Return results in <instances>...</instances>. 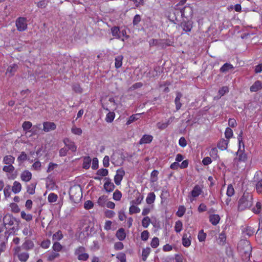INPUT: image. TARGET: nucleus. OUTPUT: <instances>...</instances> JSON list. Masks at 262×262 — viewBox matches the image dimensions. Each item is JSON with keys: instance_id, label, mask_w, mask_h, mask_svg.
<instances>
[{"instance_id": "1", "label": "nucleus", "mask_w": 262, "mask_h": 262, "mask_svg": "<svg viewBox=\"0 0 262 262\" xmlns=\"http://www.w3.org/2000/svg\"><path fill=\"white\" fill-rule=\"evenodd\" d=\"M237 250L243 261L248 262L250 260L252 247L249 241L246 239L241 240L237 245Z\"/></svg>"}, {"instance_id": "2", "label": "nucleus", "mask_w": 262, "mask_h": 262, "mask_svg": "<svg viewBox=\"0 0 262 262\" xmlns=\"http://www.w3.org/2000/svg\"><path fill=\"white\" fill-rule=\"evenodd\" d=\"M252 195L249 192H245L238 201V210L243 211L249 208L252 205Z\"/></svg>"}, {"instance_id": "3", "label": "nucleus", "mask_w": 262, "mask_h": 262, "mask_svg": "<svg viewBox=\"0 0 262 262\" xmlns=\"http://www.w3.org/2000/svg\"><path fill=\"white\" fill-rule=\"evenodd\" d=\"M69 195L70 199L74 203L79 202L82 197V190L80 186L71 187L70 189Z\"/></svg>"}, {"instance_id": "4", "label": "nucleus", "mask_w": 262, "mask_h": 262, "mask_svg": "<svg viewBox=\"0 0 262 262\" xmlns=\"http://www.w3.org/2000/svg\"><path fill=\"white\" fill-rule=\"evenodd\" d=\"M181 16V10L180 7H178V6H175L172 10V14L168 16L170 21L176 24L178 21L177 17Z\"/></svg>"}, {"instance_id": "5", "label": "nucleus", "mask_w": 262, "mask_h": 262, "mask_svg": "<svg viewBox=\"0 0 262 262\" xmlns=\"http://www.w3.org/2000/svg\"><path fill=\"white\" fill-rule=\"evenodd\" d=\"M16 26L19 31H23L27 29V24L26 18L25 17H19L16 19Z\"/></svg>"}, {"instance_id": "6", "label": "nucleus", "mask_w": 262, "mask_h": 262, "mask_svg": "<svg viewBox=\"0 0 262 262\" xmlns=\"http://www.w3.org/2000/svg\"><path fill=\"white\" fill-rule=\"evenodd\" d=\"M181 10V17L186 18H191L193 15V10L190 6H186Z\"/></svg>"}, {"instance_id": "7", "label": "nucleus", "mask_w": 262, "mask_h": 262, "mask_svg": "<svg viewBox=\"0 0 262 262\" xmlns=\"http://www.w3.org/2000/svg\"><path fill=\"white\" fill-rule=\"evenodd\" d=\"M179 27H181L186 32H190L192 28V24L190 21L184 20L179 25Z\"/></svg>"}, {"instance_id": "8", "label": "nucleus", "mask_w": 262, "mask_h": 262, "mask_svg": "<svg viewBox=\"0 0 262 262\" xmlns=\"http://www.w3.org/2000/svg\"><path fill=\"white\" fill-rule=\"evenodd\" d=\"M125 174V171L122 169L117 170V173L114 177V181L116 184L120 185L123 176Z\"/></svg>"}, {"instance_id": "9", "label": "nucleus", "mask_w": 262, "mask_h": 262, "mask_svg": "<svg viewBox=\"0 0 262 262\" xmlns=\"http://www.w3.org/2000/svg\"><path fill=\"white\" fill-rule=\"evenodd\" d=\"M104 180L106 182L104 184V189L108 192L113 191L115 187L114 184L111 182L108 178H105Z\"/></svg>"}, {"instance_id": "10", "label": "nucleus", "mask_w": 262, "mask_h": 262, "mask_svg": "<svg viewBox=\"0 0 262 262\" xmlns=\"http://www.w3.org/2000/svg\"><path fill=\"white\" fill-rule=\"evenodd\" d=\"M65 145L68 147V150H71L73 152L76 151L77 147L74 142L70 140L69 139L66 138L63 140Z\"/></svg>"}, {"instance_id": "11", "label": "nucleus", "mask_w": 262, "mask_h": 262, "mask_svg": "<svg viewBox=\"0 0 262 262\" xmlns=\"http://www.w3.org/2000/svg\"><path fill=\"white\" fill-rule=\"evenodd\" d=\"M4 225L8 224L10 226L14 225V222H17L16 218L13 217L12 215H7L3 218Z\"/></svg>"}, {"instance_id": "12", "label": "nucleus", "mask_w": 262, "mask_h": 262, "mask_svg": "<svg viewBox=\"0 0 262 262\" xmlns=\"http://www.w3.org/2000/svg\"><path fill=\"white\" fill-rule=\"evenodd\" d=\"M43 130L46 132H50L52 130H54L56 128V125L54 123L45 122L43 124Z\"/></svg>"}, {"instance_id": "13", "label": "nucleus", "mask_w": 262, "mask_h": 262, "mask_svg": "<svg viewBox=\"0 0 262 262\" xmlns=\"http://www.w3.org/2000/svg\"><path fill=\"white\" fill-rule=\"evenodd\" d=\"M18 69V66L16 64H13L10 66L6 72V74H9V76H12L14 75L15 73L17 71Z\"/></svg>"}, {"instance_id": "14", "label": "nucleus", "mask_w": 262, "mask_h": 262, "mask_svg": "<svg viewBox=\"0 0 262 262\" xmlns=\"http://www.w3.org/2000/svg\"><path fill=\"white\" fill-rule=\"evenodd\" d=\"M261 89H262V83L260 81L257 80L256 81L252 86H251L250 90L251 92H255Z\"/></svg>"}, {"instance_id": "15", "label": "nucleus", "mask_w": 262, "mask_h": 262, "mask_svg": "<svg viewBox=\"0 0 262 262\" xmlns=\"http://www.w3.org/2000/svg\"><path fill=\"white\" fill-rule=\"evenodd\" d=\"M33 247L34 244L33 242L30 239L26 240L21 246L22 249L26 250L32 249Z\"/></svg>"}, {"instance_id": "16", "label": "nucleus", "mask_w": 262, "mask_h": 262, "mask_svg": "<svg viewBox=\"0 0 262 262\" xmlns=\"http://www.w3.org/2000/svg\"><path fill=\"white\" fill-rule=\"evenodd\" d=\"M20 177L23 181L28 182L31 180L32 178V174L28 170H25L21 174Z\"/></svg>"}, {"instance_id": "17", "label": "nucleus", "mask_w": 262, "mask_h": 262, "mask_svg": "<svg viewBox=\"0 0 262 262\" xmlns=\"http://www.w3.org/2000/svg\"><path fill=\"white\" fill-rule=\"evenodd\" d=\"M236 155H238V158H235L234 161L235 162L236 160L238 161L245 162L247 160V155L246 154L243 153L242 151L241 150V148L238 149V150L236 152Z\"/></svg>"}, {"instance_id": "18", "label": "nucleus", "mask_w": 262, "mask_h": 262, "mask_svg": "<svg viewBox=\"0 0 262 262\" xmlns=\"http://www.w3.org/2000/svg\"><path fill=\"white\" fill-rule=\"evenodd\" d=\"M112 34L115 37L120 39L121 37V32L118 27H113L111 28Z\"/></svg>"}, {"instance_id": "19", "label": "nucleus", "mask_w": 262, "mask_h": 262, "mask_svg": "<svg viewBox=\"0 0 262 262\" xmlns=\"http://www.w3.org/2000/svg\"><path fill=\"white\" fill-rule=\"evenodd\" d=\"M182 97V94L180 92H178L177 93V96L175 98L174 102L176 104V108L177 111H178L180 109L182 104L180 102V99Z\"/></svg>"}, {"instance_id": "20", "label": "nucleus", "mask_w": 262, "mask_h": 262, "mask_svg": "<svg viewBox=\"0 0 262 262\" xmlns=\"http://www.w3.org/2000/svg\"><path fill=\"white\" fill-rule=\"evenodd\" d=\"M116 236L120 241H123L126 237L125 230L123 228H120L117 232Z\"/></svg>"}, {"instance_id": "21", "label": "nucleus", "mask_w": 262, "mask_h": 262, "mask_svg": "<svg viewBox=\"0 0 262 262\" xmlns=\"http://www.w3.org/2000/svg\"><path fill=\"white\" fill-rule=\"evenodd\" d=\"M220 220V217L218 214H212L209 216V221L213 225H216Z\"/></svg>"}, {"instance_id": "22", "label": "nucleus", "mask_w": 262, "mask_h": 262, "mask_svg": "<svg viewBox=\"0 0 262 262\" xmlns=\"http://www.w3.org/2000/svg\"><path fill=\"white\" fill-rule=\"evenodd\" d=\"M152 138V136L151 135H144L140 139L139 143L140 144L144 143H149L151 142Z\"/></svg>"}, {"instance_id": "23", "label": "nucleus", "mask_w": 262, "mask_h": 262, "mask_svg": "<svg viewBox=\"0 0 262 262\" xmlns=\"http://www.w3.org/2000/svg\"><path fill=\"white\" fill-rule=\"evenodd\" d=\"M254 231L251 229L250 227H247L245 228L243 231V237L245 238L250 237L253 235Z\"/></svg>"}, {"instance_id": "24", "label": "nucleus", "mask_w": 262, "mask_h": 262, "mask_svg": "<svg viewBox=\"0 0 262 262\" xmlns=\"http://www.w3.org/2000/svg\"><path fill=\"white\" fill-rule=\"evenodd\" d=\"M229 143V141L227 140L222 139L217 144V147L223 150L226 149Z\"/></svg>"}, {"instance_id": "25", "label": "nucleus", "mask_w": 262, "mask_h": 262, "mask_svg": "<svg viewBox=\"0 0 262 262\" xmlns=\"http://www.w3.org/2000/svg\"><path fill=\"white\" fill-rule=\"evenodd\" d=\"M21 189V185L20 183L17 181H15L13 183V186L12 187V190L14 193L19 192Z\"/></svg>"}, {"instance_id": "26", "label": "nucleus", "mask_w": 262, "mask_h": 262, "mask_svg": "<svg viewBox=\"0 0 262 262\" xmlns=\"http://www.w3.org/2000/svg\"><path fill=\"white\" fill-rule=\"evenodd\" d=\"M189 237H190V236H189V237H188L187 234H184L183 235L182 238V244L185 247H188L190 245L191 241L189 239Z\"/></svg>"}, {"instance_id": "27", "label": "nucleus", "mask_w": 262, "mask_h": 262, "mask_svg": "<svg viewBox=\"0 0 262 262\" xmlns=\"http://www.w3.org/2000/svg\"><path fill=\"white\" fill-rule=\"evenodd\" d=\"M14 160H15L14 157H13L12 156L8 155V156H6L4 158L3 161H4V162L5 163V164H7V165H10V164H12L14 163Z\"/></svg>"}, {"instance_id": "28", "label": "nucleus", "mask_w": 262, "mask_h": 262, "mask_svg": "<svg viewBox=\"0 0 262 262\" xmlns=\"http://www.w3.org/2000/svg\"><path fill=\"white\" fill-rule=\"evenodd\" d=\"M202 190L200 187L198 185H196L191 191V194L193 197L198 196L201 193Z\"/></svg>"}, {"instance_id": "29", "label": "nucleus", "mask_w": 262, "mask_h": 262, "mask_svg": "<svg viewBox=\"0 0 262 262\" xmlns=\"http://www.w3.org/2000/svg\"><path fill=\"white\" fill-rule=\"evenodd\" d=\"M123 56L122 55H119L115 58V67L117 69L120 68L122 64V60Z\"/></svg>"}, {"instance_id": "30", "label": "nucleus", "mask_w": 262, "mask_h": 262, "mask_svg": "<svg viewBox=\"0 0 262 262\" xmlns=\"http://www.w3.org/2000/svg\"><path fill=\"white\" fill-rule=\"evenodd\" d=\"M156 195L154 192H150L148 194L147 197L146 198V203L148 204H151L153 203L155 200Z\"/></svg>"}, {"instance_id": "31", "label": "nucleus", "mask_w": 262, "mask_h": 262, "mask_svg": "<svg viewBox=\"0 0 262 262\" xmlns=\"http://www.w3.org/2000/svg\"><path fill=\"white\" fill-rule=\"evenodd\" d=\"M41 129V125L40 124H38L34 125L29 132H31L32 135H37Z\"/></svg>"}, {"instance_id": "32", "label": "nucleus", "mask_w": 262, "mask_h": 262, "mask_svg": "<svg viewBox=\"0 0 262 262\" xmlns=\"http://www.w3.org/2000/svg\"><path fill=\"white\" fill-rule=\"evenodd\" d=\"M233 68H234L232 64L226 63L221 68L220 71L223 73L227 72L230 69H233Z\"/></svg>"}, {"instance_id": "33", "label": "nucleus", "mask_w": 262, "mask_h": 262, "mask_svg": "<svg viewBox=\"0 0 262 262\" xmlns=\"http://www.w3.org/2000/svg\"><path fill=\"white\" fill-rule=\"evenodd\" d=\"M150 252V248L149 247H147L146 248L143 249L142 250V259L143 261H145L147 259V257Z\"/></svg>"}, {"instance_id": "34", "label": "nucleus", "mask_w": 262, "mask_h": 262, "mask_svg": "<svg viewBox=\"0 0 262 262\" xmlns=\"http://www.w3.org/2000/svg\"><path fill=\"white\" fill-rule=\"evenodd\" d=\"M91 161V159L90 157H85L84 158V161L83 163V168L85 169H88L90 166Z\"/></svg>"}, {"instance_id": "35", "label": "nucleus", "mask_w": 262, "mask_h": 262, "mask_svg": "<svg viewBox=\"0 0 262 262\" xmlns=\"http://www.w3.org/2000/svg\"><path fill=\"white\" fill-rule=\"evenodd\" d=\"M140 116V114H136L132 115L129 117L128 120L126 122V124H130L133 123L135 120H138L139 118V116Z\"/></svg>"}, {"instance_id": "36", "label": "nucleus", "mask_w": 262, "mask_h": 262, "mask_svg": "<svg viewBox=\"0 0 262 262\" xmlns=\"http://www.w3.org/2000/svg\"><path fill=\"white\" fill-rule=\"evenodd\" d=\"M106 200L107 196L103 195L99 197L97 203L99 206L103 207L104 206L105 202Z\"/></svg>"}, {"instance_id": "37", "label": "nucleus", "mask_w": 262, "mask_h": 262, "mask_svg": "<svg viewBox=\"0 0 262 262\" xmlns=\"http://www.w3.org/2000/svg\"><path fill=\"white\" fill-rule=\"evenodd\" d=\"M29 254L28 253H21L18 254V257L19 259L21 261H26L29 258Z\"/></svg>"}, {"instance_id": "38", "label": "nucleus", "mask_w": 262, "mask_h": 262, "mask_svg": "<svg viewBox=\"0 0 262 262\" xmlns=\"http://www.w3.org/2000/svg\"><path fill=\"white\" fill-rule=\"evenodd\" d=\"M186 211V208L184 206H180L176 214L179 217H182Z\"/></svg>"}, {"instance_id": "39", "label": "nucleus", "mask_w": 262, "mask_h": 262, "mask_svg": "<svg viewBox=\"0 0 262 262\" xmlns=\"http://www.w3.org/2000/svg\"><path fill=\"white\" fill-rule=\"evenodd\" d=\"M57 198L58 196L57 194L54 193H51L49 194L48 199L49 202L54 203L57 201Z\"/></svg>"}, {"instance_id": "40", "label": "nucleus", "mask_w": 262, "mask_h": 262, "mask_svg": "<svg viewBox=\"0 0 262 262\" xmlns=\"http://www.w3.org/2000/svg\"><path fill=\"white\" fill-rule=\"evenodd\" d=\"M256 240L261 244H262V228L259 229L256 233Z\"/></svg>"}, {"instance_id": "41", "label": "nucleus", "mask_w": 262, "mask_h": 262, "mask_svg": "<svg viewBox=\"0 0 262 262\" xmlns=\"http://www.w3.org/2000/svg\"><path fill=\"white\" fill-rule=\"evenodd\" d=\"M151 220L148 216L144 217L142 221V225L144 228H147L149 225Z\"/></svg>"}, {"instance_id": "42", "label": "nucleus", "mask_w": 262, "mask_h": 262, "mask_svg": "<svg viewBox=\"0 0 262 262\" xmlns=\"http://www.w3.org/2000/svg\"><path fill=\"white\" fill-rule=\"evenodd\" d=\"M122 196L121 192L118 189L116 190L113 193V199L116 201L120 200Z\"/></svg>"}, {"instance_id": "43", "label": "nucleus", "mask_w": 262, "mask_h": 262, "mask_svg": "<svg viewBox=\"0 0 262 262\" xmlns=\"http://www.w3.org/2000/svg\"><path fill=\"white\" fill-rule=\"evenodd\" d=\"M226 239V236L223 232L220 234L218 240L219 241V244L221 245H224Z\"/></svg>"}, {"instance_id": "44", "label": "nucleus", "mask_w": 262, "mask_h": 262, "mask_svg": "<svg viewBox=\"0 0 262 262\" xmlns=\"http://www.w3.org/2000/svg\"><path fill=\"white\" fill-rule=\"evenodd\" d=\"M21 217L27 221H30L32 219V216L30 214H27L24 211L21 212Z\"/></svg>"}, {"instance_id": "45", "label": "nucleus", "mask_w": 262, "mask_h": 262, "mask_svg": "<svg viewBox=\"0 0 262 262\" xmlns=\"http://www.w3.org/2000/svg\"><path fill=\"white\" fill-rule=\"evenodd\" d=\"M36 185L34 184H31L27 187V192L30 194H33L35 193Z\"/></svg>"}, {"instance_id": "46", "label": "nucleus", "mask_w": 262, "mask_h": 262, "mask_svg": "<svg viewBox=\"0 0 262 262\" xmlns=\"http://www.w3.org/2000/svg\"><path fill=\"white\" fill-rule=\"evenodd\" d=\"M73 90L77 93H81L82 92V89L80 87L79 84L75 83L72 85Z\"/></svg>"}, {"instance_id": "47", "label": "nucleus", "mask_w": 262, "mask_h": 262, "mask_svg": "<svg viewBox=\"0 0 262 262\" xmlns=\"http://www.w3.org/2000/svg\"><path fill=\"white\" fill-rule=\"evenodd\" d=\"M182 222L181 221H178L176 222L174 227L176 231L177 232H180L182 230Z\"/></svg>"}, {"instance_id": "48", "label": "nucleus", "mask_w": 262, "mask_h": 262, "mask_svg": "<svg viewBox=\"0 0 262 262\" xmlns=\"http://www.w3.org/2000/svg\"><path fill=\"white\" fill-rule=\"evenodd\" d=\"M256 189L257 193L262 194V179L257 182L256 184Z\"/></svg>"}, {"instance_id": "49", "label": "nucleus", "mask_w": 262, "mask_h": 262, "mask_svg": "<svg viewBox=\"0 0 262 262\" xmlns=\"http://www.w3.org/2000/svg\"><path fill=\"white\" fill-rule=\"evenodd\" d=\"M115 117V113L114 112H109L106 117V121L107 122H112L114 119Z\"/></svg>"}, {"instance_id": "50", "label": "nucleus", "mask_w": 262, "mask_h": 262, "mask_svg": "<svg viewBox=\"0 0 262 262\" xmlns=\"http://www.w3.org/2000/svg\"><path fill=\"white\" fill-rule=\"evenodd\" d=\"M140 208L137 206H135L134 205H132L129 208V213L130 214L139 213V212H140Z\"/></svg>"}, {"instance_id": "51", "label": "nucleus", "mask_w": 262, "mask_h": 262, "mask_svg": "<svg viewBox=\"0 0 262 262\" xmlns=\"http://www.w3.org/2000/svg\"><path fill=\"white\" fill-rule=\"evenodd\" d=\"M63 237L61 231L59 230L53 235V239L55 240H60Z\"/></svg>"}, {"instance_id": "52", "label": "nucleus", "mask_w": 262, "mask_h": 262, "mask_svg": "<svg viewBox=\"0 0 262 262\" xmlns=\"http://www.w3.org/2000/svg\"><path fill=\"white\" fill-rule=\"evenodd\" d=\"M261 205L260 202H257L255 207L253 208V211L256 214H258L261 211Z\"/></svg>"}, {"instance_id": "53", "label": "nucleus", "mask_w": 262, "mask_h": 262, "mask_svg": "<svg viewBox=\"0 0 262 262\" xmlns=\"http://www.w3.org/2000/svg\"><path fill=\"white\" fill-rule=\"evenodd\" d=\"M225 135L227 139L231 138L233 136L232 130L230 128L227 127L225 130Z\"/></svg>"}, {"instance_id": "54", "label": "nucleus", "mask_w": 262, "mask_h": 262, "mask_svg": "<svg viewBox=\"0 0 262 262\" xmlns=\"http://www.w3.org/2000/svg\"><path fill=\"white\" fill-rule=\"evenodd\" d=\"M97 174L103 177H105L108 174V170L106 169L101 168L97 171Z\"/></svg>"}, {"instance_id": "55", "label": "nucleus", "mask_w": 262, "mask_h": 262, "mask_svg": "<svg viewBox=\"0 0 262 262\" xmlns=\"http://www.w3.org/2000/svg\"><path fill=\"white\" fill-rule=\"evenodd\" d=\"M32 124L31 122L29 121H25L23 123L22 127L24 130H28L31 128Z\"/></svg>"}, {"instance_id": "56", "label": "nucleus", "mask_w": 262, "mask_h": 262, "mask_svg": "<svg viewBox=\"0 0 262 262\" xmlns=\"http://www.w3.org/2000/svg\"><path fill=\"white\" fill-rule=\"evenodd\" d=\"M173 41H171L170 39H166L164 42H163L161 45L162 48H165L166 46H174Z\"/></svg>"}, {"instance_id": "57", "label": "nucleus", "mask_w": 262, "mask_h": 262, "mask_svg": "<svg viewBox=\"0 0 262 262\" xmlns=\"http://www.w3.org/2000/svg\"><path fill=\"white\" fill-rule=\"evenodd\" d=\"M3 170L7 172H12L14 170V167L12 164H10L8 166H5Z\"/></svg>"}, {"instance_id": "58", "label": "nucleus", "mask_w": 262, "mask_h": 262, "mask_svg": "<svg viewBox=\"0 0 262 262\" xmlns=\"http://www.w3.org/2000/svg\"><path fill=\"white\" fill-rule=\"evenodd\" d=\"M159 244V241L158 237H154L152 238L151 242V246L154 248H157Z\"/></svg>"}, {"instance_id": "59", "label": "nucleus", "mask_w": 262, "mask_h": 262, "mask_svg": "<svg viewBox=\"0 0 262 262\" xmlns=\"http://www.w3.org/2000/svg\"><path fill=\"white\" fill-rule=\"evenodd\" d=\"M234 193V189L232 185H229L228 186L227 190V194L229 196H231Z\"/></svg>"}, {"instance_id": "60", "label": "nucleus", "mask_w": 262, "mask_h": 262, "mask_svg": "<svg viewBox=\"0 0 262 262\" xmlns=\"http://www.w3.org/2000/svg\"><path fill=\"white\" fill-rule=\"evenodd\" d=\"M169 122H170V120H169L168 121V122H166V123H161L160 122H159L157 123V127L158 128H159L160 129H164L168 126Z\"/></svg>"}, {"instance_id": "61", "label": "nucleus", "mask_w": 262, "mask_h": 262, "mask_svg": "<svg viewBox=\"0 0 262 262\" xmlns=\"http://www.w3.org/2000/svg\"><path fill=\"white\" fill-rule=\"evenodd\" d=\"M62 248V246L58 242H55L53 246V250L56 252L60 251L61 250Z\"/></svg>"}, {"instance_id": "62", "label": "nucleus", "mask_w": 262, "mask_h": 262, "mask_svg": "<svg viewBox=\"0 0 262 262\" xmlns=\"http://www.w3.org/2000/svg\"><path fill=\"white\" fill-rule=\"evenodd\" d=\"M10 207L11 208L12 211L15 213L19 212L20 211V209L19 208L18 206L14 203H11Z\"/></svg>"}, {"instance_id": "63", "label": "nucleus", "mask_w": 262, "mask_h": 262, "mask_svg": "<svg viewBox=\"0 0 262 262\" xmlns=\"http://www.w3.org/2000/svg\"><path fill=\"white\" fill-rule=\"evenodd\" d=\"M149 237V232L147 230H144L141 233V239L142 241H146Z\"/></svg>"}, {"instance_id": "64", "label": "nucleus", "mask_w": 262, "mask_h": 262, "mask_svg": "<svg viewBox=\"0 0 262 262\" xmlns=\"http://www.w3.org/2000/svg\"><path fill=\"white\" fill-rule=\"evenodd\" d=\"M117 258L120 261V262L126 261V255L123 253H120L117 255Z\"/></svg>"}]
</instances>
